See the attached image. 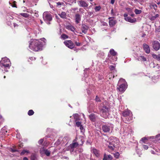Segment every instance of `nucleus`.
Segmentation results:
<instances>
[{
    "label": "nucleus",
    "mask_w": 160,
    "mask_h": 160,
    "mask_svg": "<svg viewBox=\"0 0 160 160\" xmlns=\"http://www.w3.org/2000/svg\"><path fill=\"white\" fill-rule=\"evenodd\" d=\"M43 44L40 40L32 39L29 42V48L35 51L42 50Z\"/></svg>",
    "instance_id": "nucleus-1"
},
{
    "label": "nucleus",
    "mask_w": 160,
    "mask_h": 160,
    "mask_svg": "<svg viewBox=\"0 0 160 160\" xmlns=\"http://www.w3.org/2000/svg\"><path fill=\"white\" fill-rule=\"evenodd\" d=\"M11 65L9 59L6 57L2 58L0 61V69L3 70L4 69L6 72H8L7 69H9Z\"/></svg>",
    "instance_id": "nucleus-2"
},
{
    "label": "nucleus",
    "mask_w": 160,
    "mask_h": 160,
    "mask_svg": "<svg viewBox=\"0 0 160 160\" xmlns=\"http://www.w3.org/2000/svg\"><path fill=\"white\" fill-rule=\"evenodd\" d=\"M122 117L121 118L124 122L128 123L132 120V112L128 109L124 110L122 112Z\"/></svg>",
    "instance_id": "nucleus-3"
},
{
    "label": "nucleus",
    "mask_w": 160,
    "mask_h": 160,
    "mask_svg": "<svg viewBox=\"0 0 160 160\" xmlns=\"http://www.w3.org/2000/svg\"><path fill=\"white\" fill-rule=\"evenodd\" d=\"M76 139H78V142H75L72 143L68 147V150L70 151L71 152H73L74 149L77 148L79 145H82L83 144L84 141L82 136H79V139L77 138Z\"/></svg>",
    "instance_id": "nucleus-4"
},
{
    "label": "nucleus",
    "mask_w": 160,
    "mask_h": 160,
    "mask_svg": "<svg viewBox=\"0 0 160 160\" xmlns=\"http://www.w3.org/2000/svg\"><path fill=\"white\" fill-rule=\"evenodd\" d=\"M126 81L124 79L121 78L119 79L117 87L118 89L120 92H124L125 91L127 87L126 84Z\"/></svg>",
    "instance_id": "nucleus-5"
},
{
    "label": "nucleus",
    "mask_w": 160,
    "mask_h": 160,
    "mask_svg": "<svg viewBox=\"0 0 160 160\" xmlns=\"http://www.w3.org/2000/svg\"><path fill=\"white\" fill-rule=\"evenodd\" d=\"M113 128V125L110 123H105L103 125L102 127V129L104 132H111Z\"/></svg>",
    "instance_id": "nucleus-6"
},
{
    "label": "nucleus",
    "mask_w": 160,
    "mask_h": 160,
    "mask_svg": "<svg viewBox=\"0 0 160 160\" xmlns=\"http://www.w3.org/2000/svg\"><path fill=\"white\" fill-rule=\"evenodd\" d=\"M118 141L117 139L114 137H111L110 138V141L109 142V145H108V148L111 150H114L116 147V144Z\"/></svg>",
    "instance_id": "nucleus-7"
},
{
    "label": "nucleus",
    "mask_w": 160,
    "mask_h": 160,
    "mask_svg": "<svg viewBox=\"0 0 160 160\" xmlns=\"http://www.w3.org/2000/svg\"><path fill=\"white\" fill-rule=\"evenodd\" d=\"M43 17L44 20L48 24H50V21L52 20V18L50 13L47 12H45L43 14Z\"/></svg>",
    "instance_id": "nucleus-8"
},
{
    "label": "nucleus",
    "mask_w": 160,
    "mask_h": 160,
    "mask_svg": "<svg viewBox=\"0 0 160 160\" xmlns=\"http://www.w3.org/2000/svg\"><path fill=\"white\" fill-rule=\"evenodd\" d=\"M108 111V108L106 106H104L101 110L102 112L101 116L105 118H107L109 115Z\"/></svg>",
    "instance_id": "nucleus-9"
},
{
    "label": "nucleus",
    "mask_w": 160,
    "mask_h": 160,
    "mask_svg": "<svg viewBox=\"0 0 160 160\" xmlns=\"http://www.w3.org/2000/svg\"><path fill=\"white\" fill-rule=\"evenodd\" d=\"M65 45L70 49H72L74 47V45L71 40H66L64 42Z\"/></svg>",
    "instance_id": "nucleus-10"
},
{
    "label": "nucleus",
    "mask_w": 160,
    "mask_h": 160,
    "mask_svg": "<svg viewBox=\"0 0 160 160\" xmlns=\"http://www.w3.org/2000/svg\"><path fill=\"white\" fill-rule=\"evenodd\" d=\"M108 19L109 25L111 27L114 26L117 22V21L114 19V17H109Z\"/></svg>",
    "instance_id": "nucleus-11"
},
{
    "label": "nucleus",
    "mask_w": 160,
    "mask_h": 160,
    "mask_svg": "<svg viewBox=\"0 0 160 160\" xmlns=\"http://www.w3.org/2000/svg\"><path fill=\"white\" fill-rule=\"evenodd\" d=\"M153 48L156 51H158L160 48V43L157 41H154L152 43Z\"/></svg>",
    "instance_id": "nucleus-12"
},
{
    "label": "nucleus",
    "mask_w": 160,
    "mask_h": 160,
    "mask_svg": "<svg viewBox=\"0 0 160 160\" xmlns=\"http://www.w3.org/2000/svg\"><path fill=\"white\" fill-rule=\"evenodd\" d=\"M79 5L81 7L86 8L88 6V3L86 2L83 0H81L78 1Z\"/></svg>",
    "instance_id": "nucleus-13"
},
{
    "label": "nucleus",
    "mask_w": 160,
    "mask_h": 160,
    "mask_svg": "<svg viewBox=\"0 0 160 160\" xmlns=\"http://www.w3.org/2000/svg\"><path fill=\"white\" fill-rule=\"evenodd\" d=\"M40 152L41 153L43 154L44 153L48 156H49L50 154V152L47 149H45L44 147L41 148Z\"/></svg>",
    "instance_id": "nucleus-14"
},
{
    "label": "nucleus",
    "mask_w": 160,
    "mask_h": 160,
    "mask_svg": "<svg viewBox=\"0 0 160 160\" xmlns=\"http://www.w3.org/2000/svg\"><path fill=\"white\" fill-rule=\"evenodd\" d=\"M143 47L145 52L147 53L150 52V49L149 46L146 43L143 44Z\"/></svg>",
    "instance_id": "nucleus-15"
},
{
    "label": "nucleus",
    "mask_w": 160,
    "mask_h": 160,
    "mask_svg": "<svg viewBox=\"0 0 160 160\" xmlns=\"http://www.w3.org/2000/svg\"><path fill=\"white\" fill-rule=\"evenodd\" d=\"M124 19L126 21L131 23H134L136 22V18H134L132 19L130 17H127L126 18H125Z\"/></svg>",
    "instance_id": "nucleus-16"
},
{
    "label": "nucleus",
    "mask_w": 160,
    "mask_h": 160,
    "mask_svg": "<svg viewBox=\"0 0 160 160\" xmlns=\"http://www.w3.org/2000/svg\"><path fill=\"white\" fill-rule=\"evenodd\" d=\"M75 22L76 24L79 23L81 20V16L79 14H76L75 16Z\"/></svg>",
    "instance_id": "nucleus-17"
},
{
    "label": "nucleus",
    "mask_w": 160,
    "mask_h": 160,
    "mask_svg": "<svg viewBox=\"0 0 160 160\" xmlns=\"http://www.w3.org/2000/svg\"><path fill=\"white\" fill-rule=\"evenodd\" d=\"M112 159V156L110 155H107L106 154L104 155L103 160H111Z\"/></svg>",
    "instance_id": "nucleus-18"
},
{
    "label": "nucleus",
    "mask_w": 160,
    "mask_h": 160,
    "mask_svg": "<svg viewBox=\"0 0 160 160\" xmlns=\"http://www.w3.org/2000/svg\"><path fill=\"white\" fill-rule=\"evenodd\" d=\"M88 29V27L86 25H83L82 27V31L83 33L85 34L87 33Z\"/></svg>",
    "instance_id": "nucleus-19"
},
{
    "label": "nucleus",
    "mask_w": 160,
    "mask_h": 160,
    "mask_svg": "<svg viewBox=\"0 0 160 160\" xmlns=\"http://www.w3.org/2000/svg\"><path fill=\"white\" fill-rule=\"evenodd\" d=\"M137 59L139 61H147V59L146 58L142 56H138Z\"/></svg>",
    "instance_id": "nucleus-20"
},
{
    "label": "nucleus",
    "mask_w": 160,
    "mask_h": 160,
    "mask_svg": "<svg viewBox=\"0 0 160 160\" xmlns=\"http://www.w3.org/2000/svg\"><path fill=\"white\" fill-rule=\"evenodd\" d=\"M60 17L63 19L66 18V13L64 12H62L60 14H58Z\"/></svg>",
    "instance_id": "nucleus-21"
},
{
    "label": "nucleus",
    "mask_w": 160,
    "mask_h": 160,
    "mask_svg": "<svg viewBox=\"0 0 160 160\" xmlns=\"http://www.w3.org/2000/svg\"><path fill=\"white\" fill-rule=\"evenodd\" d=\"M159 17V15L158 14H156L154 16H149V18L151 21H153Z\"/></svg>",
    "instance_id": "nucleus-22"
},
{
    "label": "nucleus",
    "mask_w": 160,
    "mask_h": 160,
    "mask_svg": "<svg viewBox=\"0 0 160 160\" xmlns=\"http://www.w3.org/2000/svg\"><path fill=\"white\" fill-rule=\"evenodd\" d=\"M92 152L96 157H98L99 156V152L97 149L94 148L92 149Z\"/></svg>",
    "instance_id": "nucleus-23"
},
{
    "label": "nucleus",
    "mask_w": 160,
    "mask_h": 160,
    "mask_svg": "<svg viewBox=\"0 0 160 160\" xmlns=\"http://www.w3.org/2000/svg\"><path fill=\"white\" fill-rule=\"evenodd\" d=\"M109 53L113 56H116L117 54V52H115L114 50L113 49H111L109 51Z\"/></svg>",
    "instance_id": "nucleus-24"
},
{
    "label": "nucleus",
    "mask_w": 160,
    "mask_h": 160,
    "mask_svg": "<svg viewBox=\"0 0 160 160\" xmlns=\"http://www.w3.org/2000/svg\"><path fill=\"white\" fill-rule=\"evenodd\" d=\"M90 119L92 121H94L95 119V116L93 114H91L89 115Z\"/></svg>",
    "instance_id": "nucleus-25"
},
{
    "label": "nucleus",
    "mask_w": 160,
    "mask_h": 160,
    "mask_svg": "<svg viewBox=\"0 0 160 160\" xmlns=\"http://www.w3.org/2000/svg\"><path fill=\"white\" fill-rule=\"evenodd\" d=\"M153 58L158 60L160 61V55H157L155 54H153L152 55Z\"/></svg>",
    "instance_id": "nucleus-26"
},
{
    "label": "nucleus",
    "mask_w": 160,
    "mask_h": 160,
    "mask_svg": "<svg viewBox=\"0 0 160 160\" xmlns=\"http://www.w3.org/2000/svg\"><path fill=\"white\" fill-rule=\"evenodd\" d=\"M67 28L71 30L72 31H74L75 30L74 28L71 25H69L67 26Z\"/></svg>",
    "instance_id": "nucleus-27"
},
{
    "label": "nucleus",
    "mask_w": 160,
    "mask_h": 160,
    "mask_svg": "<svg viewBox=\"0 0 160 160\" xmlns=\"http://www.w3.org/2000/svg\"><path fill=\"white\" fill-rule=\"evenodd\" d=\"M31 160H37L36 155L34 154H32L31 156Z\"/></svg>",
    "instance_id": "nucleus-28"
},
{
    "label": "nucleus",
    "mask_w": 160,
    "mask_h": 160,
    "mask_svg": "<svg viewBox=\"0 0 160 160\" xmlns=\"http://www.w3.org/2000/svg\"><path fill=\"white\" fill-rule=\"evenodd\" d=\"M20 14L23 17L27 18L29 17V15L27 13H20Z\"/></svg>",
    "instance_id": "nucleus-29"
},
{
    "label": "nucleus",
    "mask_w": 160,
    "mask_h": 160,
    "mask_svg": "<svg viewBox=\"0 0 160 160\" xmlns=\"http://www.w3.org/2000/svg\"><path fill=\"white\" fill-rule=\"evenodd\" d=\"M134 12L136 14H140L142 12V11L140 10H138L136 9L135 10Z\"/></svg>",
    "instance_id": "nucleus-30"
},
{
    "label": "nucleus",
    "mask_w": 160,
    "mask_h": 160,
    "mask_svg": "<svg viewBox=\"0 0 160 160\" xmlns=\"http://www.w3.org/2000/svg\"><path fill=\"white\" fill-rule=\"evenodd\" d=\"M114 157L116 158H118L119 157L120 154L118 152H117L113 154Z\"/></svg>",
    "instance_id": "nucleus-31"
},
{
    "label": "nucleus",
    "mask_w": 160,
    "mask_h": 160,
    "mask_svg": "<svg viewBox=\"0 0 160 160\" xmlns=\"http://www.w3.org/2000/svg\"><path fill=\"white\" fill-rule=\"evenodd\" d=\"M68 36L65 34H62L61 36V38L64 39L68 38Z\"/></svg>",
    "instance_id": "nucleus-32"
},
{
    "label": "nucleus",
    "mask_w": 160,
    "mask_h": 160,
    "mask_svg": "<svg viewBox=\"0 0 160 160\" xmlns=\"http://www.w3.org/2000/svg\"><path fill=\"white\" fill-rule=\"evenodd\" d=\"M26 153H29V151L28 150H23L21 153L20 154L21 155H24Z\"/></svg>",
    "instance_id": "nucleus-33"
},
{
    "label": "nucleus",
    "mask_w": 160,
    "mask_h": 160,
    "mask_svg": "<svg viewBox=\"0 0 160 160\" xmlns=\"http://www.w3.org/2000/svg\"><path fill=\"white\" fill-rule=\"evenodd\" d=\"M34 113L33 111L32 110H29L28 112V114L29 116H31Z\"/></svg>",
    "instance_id": "nucleus-34"
},
{
    "label": "nucleus",
    "mask_w": 160,
    "mask_h": 160,
    "mask_svg": "<svg viewBox=\"0 0 160 160\" xmlns=\"http://www.w3.org/2000/svg\"><path fill=\"white\" fill-rule=\"evenodd\" d=\"M73 117H74V119L76 120H77L78 119V118H79L78 114L77 113H76V114H73Z\"/></svg>",
    "instance_id": "nucleus-35"
},
{
    "label": "nucleus",
    "mask_w": 160,
    "mask_h": 160,
    "mask_svg": "<svg viewBox=\"0 0 160 160\" xmlns=\"http://www.w3.org/2000/svg\"><path fill=\"white\" fill-rule=\"evenodd\" d=\"M115 66L113 65H110L109 67V68L111 71H112L115 70Z\"/></svg>",
    "instance_id": "nucleus-36"
},
{
    "label": "nucleus",
    "mask_w": 160,
    "mask_h": 160,
    "mask_svg": "<svg viewBox=\"0 0 160 160\" xmlns=\"http://www.w3.org/2000/svg\"><path fill=\"white\" fill-rule=\"evenodd\" d=\"M101 8V7L100 6H96L95 8V10L96 12L99 11Z\"/></svg>",
    "instance_id": "nucleus-37"
},
{
    "label": "nucleus",
    "mask_w": 160,
    "mask_h": 160,
    "mask_svg": "<svg viewBox=\"0 0 160 160\" xmlns=\"http://www.w3.org/2000/svg\"><path fill=\"white\" fill-rule=\"evenodd\" d=\"M151 6H152V8H153L155 10H157V6L156 4H153Z\"/></svg>",
    "instance_id": "nucleus-38"
},
{
    "label": "nucleus",
    "mask_w": 160,
    "mask_h": 160,
    "mask_svg": "<svg viewBox=\"0 0 160 160\" xmlns=\"http://www.w3.org/2000/svg\"><path fill=\"white\" fill-rule=\"evenodd\" d=\"M76 125L78 127H80L82 125H81V122H76Z\"/></svg>",
    "instance_id": "nucleus-39"
},
{
    "label": "nucleus",
    "mask_w": 160,
    "mask_h": 160,
    "mask_svg": "<svg viewBox=\"0 0 160 160\" xmlns=\"http://www.w3.org/2000/svg\"><path fill=\"white\" fill-rule=\"evenodd\" d=\"M80 129L81 130V132L83 133L84 132V129L83 128V127L82 126H81L80 127Z\"/></svg>",
    "instance_id": "nucleus-40"
},
{
    "label": "nucleus",
    "mask_w": 160,
    "mask_h": 160,
    "mask_svg": "<svg viewBox=\"0 0 160 160\" xmlns=\"http://www.w3.org/2000/svg\"><path fill=\"white\" fill-rule=\"evenodd\" d=\"M95 100L96 102H99L100 101V100L99 97L97 96L96 97Z\"/></svg>",
    "instance_id": "nucleus-41"
},
{
    "label": "nucleus",
    "mask_w": 160,
    "mask_h": 160,
    "mask_svg": "<svg viewBox=\"0 0 160 160\" xmlns=\"http://www.w3.org/2000/svg\"><path fill=\"white\" fill-rule=\"evenodd\" d=\"M75 43L76 45L78 46H79L81 45V43L79 42H78L76 41H75Z\"/></svg>",
    "instance_id": "nucleus-42"
},
{
    "label": "nucleus",
    "mask_w": 160,
    "mask_h": 160,
    "mask_svg": "<svg viewBox=\"0 0 160 160\" xmlns=\"http://www.w3.org/2000/svg\"><path fill=\"white\" fill-rule=\"evenodd\" d=\"M43 141V139H40L38 142V143L39 144H41Z\"/></svg>",
    "instance_id": "nucleus-43"
},
{
    "label": "nucleus",
    "mask_w": 160,
    "mask_h": 160,
    "mask_svg": "<svg viewBox=\"0 0 160 160\" xmlns=\"http://www.w3.org/2000/svg\"><path fill=\"white\" fill-rule=\"evenodd\" d=\"M147 139L146 138L144 137L142 138L141 139V141L144 143H146L145 140H147Z\"/></svg>",
    "instance_id": "nucleus-44"
},
{
    "label": "nucleus",
    "mask_w": 160,
    "mask_h": 160,
    "mask_svg": "<svg viewBox=\"0 0 160 160\" xmlns=\"http://www.w3.org/2000/svg\"><path fill=\"white\" fill-rule=\"evenodd\" d=\"M124 134L126 135H128L130 133L129 132H127V131L125 130V131H124Z\"/></svg>",
    "instance_id": "nucleus-45"
},
{
    "label": "nucleus",
    "mask_w": 160,
    "mask_h": 160,
    "mask_svg": "<svg viewBox=\"0 0 160 160\" xmlns=\"http://www.w3.org/2000/svg\"><path fill=\"white\" fill-rule=\"evenodd\" d=\"M143 148L147 150L148 149V147L147 145H143Z\"/></svg>",
    "instance_id": "nucleus-46"
},
{
    "label": "nucleus",
    "mask_w": 160,
    "mask_h": 160,
    "mask_svg": "<svg viewBox=\"0 0 160 160\" xmlns=\"http://www.w3.org/2000/svg\"><path fill=\"white\" fill-rule=\"evenodd\" d=\"M136 151L137 152V154L139 155V156H140V154H141V151L140 150H138H138H136Z\"/></svg>",
    "instance_id": "nucleus-47"
},
{
    "label": "nucleus",
    "mask_w": 160,
    "mask_h": 160,
    "mask_svg": "<svg viewBox=\"0 0 160 160\" xmlns=\"http://www.w3.org/2000/svg\"><path fill=\"white\" fill-rule=\"evenodd\" d=\"M92 14V12H89L88 13V15L90 16H91Z\"/></svg>",
    "instance_id": "nucleus-48"
},
{
    "label": "nucleus",
    "mask_w": 160,
    "mask_h": 160,
    "mask_svg": "<svg viewBox=\"0 0 160 160\" xmlns=\"http://www.w3.org/2000/svg\"><path fill=\"white\" fill-rule=\"evenodd\" d=\"M16 137L17 138H18L20 139V134L19 133H18L17 134Z\"/></svg>",
    "instance_id": "nucleus-49"
},
{
    "label": "nucleus",
    "mask_w": 160,
    "mask_h": 160,
    "mask_svg": "<svg viewBox=\"0 0 160 160\" xmlns=\"http://www.w3.org/2000/svg\"><path fill=\"white\" fill-rule=\"evenodd\" d=\"M126 10L128 11H131V9L130 8H127L126 9Z\"/></svg>",
    "instance_id": "nucleus-50"
},
{
    "label": "nucleus",
    "mask_w": 160,
    "mask_h": 160,
    "mask_svg": "<svg viewBox=\"0 0 160 160\" xmlns=\"http://www.w3.org/2000/svg\"><path fill=\"white\" fill-rule=\"evenodd\" d=\"M12 152H15L17 151L18 150L15 149H12Z\"/></svg>",
    "instance_id": "nucleus-51"
},
{
    "label": "nucleus",
    "mask_w": 160,
    "mask_h": 160,
    "mask_svg": "<svg viewBox=\"0 0 160 160\" xmlns=\"http://www.w3.org/2000/svg\"><path fill=\"white\" fill-rule=\"evenodd\" d=\"M123 16H124V17H125V18H126L127 17H128V14L127 13H124V14Z\"/></svg>",
    "instance_id": "nucleus-52"
},
{
    "label": "nucleus",
    "mask_w": 160,
    "mask_h": 160,
    "mask_svg": "<svg viewBox=\"0 0 160 160\" xmlns=\"http://www.w3.org/2000/svg\"><path fill=\"white\" fill-rule=\"evenodd\" d=\"M33 57H30L29 58V59L28 60V61L29 62H30V60H33Z\"/></svg>",
    "instance_id": "nucleus-53"
},
{
    "label": "nucleus",
    "mask_w": 160,
    "mask_h": 160,
    "mask_svg": "<svg viewBox=\"0 0 160 160\" xmlns=\"http://www.w3.org/2000/svg\"><path fill=\"white\" fill-rule=\"evenodd\" d=\"M115 0H111V3L112 4H113L114 3Z\"/></svg>",
    "instance_id": "nucleus-54"
},
{
    "label": "nucleus",
    "mask_w": 160,
    "mask_h": 160,
    "mask_svg": "<svg viewBox=\"0 0 160 160\" xmlns=\"http://www.w3.org/2000/svg\"><path fill=\"white\" fill-rule=\"evenodd\" d=\"M23 160H28V159L27 158L24 157L23 158Z\"/></svg>",
    "instance_id": "nucleus-55"
},
{
    "label": "nucleus",
    "mask_w": 160,
    "mask_h": 160,
    "mask_svg": "<svg viewBox=\"0 0 160 160\" xmlns=\"http://www.w3.org/2000/svg\"><path fill=\"white\" fill-rule=\"evenodd\" d=\"M27 12H29V13H32V10H29V11H27Z\"/></svg>",
    "instance_id": "nucleus-56"
},
{
    "label": "nucleus",
    "mask_w": 160,
    "mask_h": 160,
    "mask_svg": "<svg viewBox=\"0 0 160 160\" xmlns=\"http://www.w3.org/2000/svg\"><path fill=\"white\" fill-rule=\"evenodd\" d=\"M12 7H17L15 3H14V4L12 6Z\"/></svg>",
    "instance_id": "nucleus-57"
},
{
    "label": "nucleus",
    "mask_w": 160,
    "mask_h": 160,
    "mask_svg": "<svg viewBox=\"0 0 160 160\" xmlns=\"http://www.w3.org/2000/svg\"><path fill=\"white\" fill-rule=\"evenodd\" d=\"M42 39L44 40H43L44 43H45V41H46V40L44 38H42Z\"/></svg>",
    "instance_id": "nucleus-58"
},
{
    "label": "nucleus",
    "mask_w": 160,
    "mask_h": 160,
    "mask_svg": "<svg viewBox=\"0 0 160 160\" xmlns=\"http://www.w3.org/2000/svg\"><path fill=\"white\" fill-rule=\"evenodd\" d=\"M64 158L66 159L67 160H68V159H69V158L68 157H65Z\"/></svg>",
    "instance_id": "nucleus-59"
},
{
    "label": "nucleus",
    "mask_w": 160,
    "mask_h": 160,
    "mask_svg": "<svg viewBox=\"0 0 160 160\" xmlns=\"http://www.w3.org/2000/svg\"><path fill=\"white\" fill-rule=\"evenodd\" d=\"M57 4L58 5H61V3L60 2H58L57 3Z\"/></svg>",
    "instance_id": "nucleus-60"
},
{
    "label": "nucleus",
    "mask_w": 160,
    "mask_h": 160,
    "mask_svg": "<svg viewBox=\"0 0 160 160\" xmlns=\"http://www.w3.org/2000/svg\"><path fill=\"white\" fill-rule=\"evenodd\" d=\"M111 13L112 14L113 13V9H112L111 10Z\"/></svg>",
    "instance_id": "nucleus-61"
},
{
    "label": "nucleus",
    "mask_w": 160,
    "mask_h": 160,
    "mask_svg": "<svg viewBox=\"0 0 160 160\" xmlns=\"http://www.w3.org/2000/svg\"><path fill=\"white\" fill-rule=\"evenodd\" d=\"M131 15L132 17H133L134 16V14H132Z\"/></svg>",
    "instance_id": "nucleus-62"
},
{
    "label": "nucleus",
    "mask_w": 160,
    "mask_h": 160,
    "mask_svg": "<svg viewBox=\"0 0 160 160\" xmlns=\"http://www.w3.org/2000/svg\"><path fill=\"white\" fill-rule=\"evenodd\" d=\"M151 152L152 154H154V151H152Z\"/></svg>",
    "instance_id": "nucleus-63"
},
{
    "label": "nucleus",
    "mask_w": 160,
    "mask_h": 160,
    "mask_svg": "<svg viewBox=\"0 0 160 160\" xmlns=\"http://www.w3.org/2000/svg\"><path fill=\"white\" fill-rule=\"evenodd\" d=\"M14 27H15V26H17V24H15H15H14Z\"/></svg>",
    "instance_id": "nucleus-64"
}]
</instances>
